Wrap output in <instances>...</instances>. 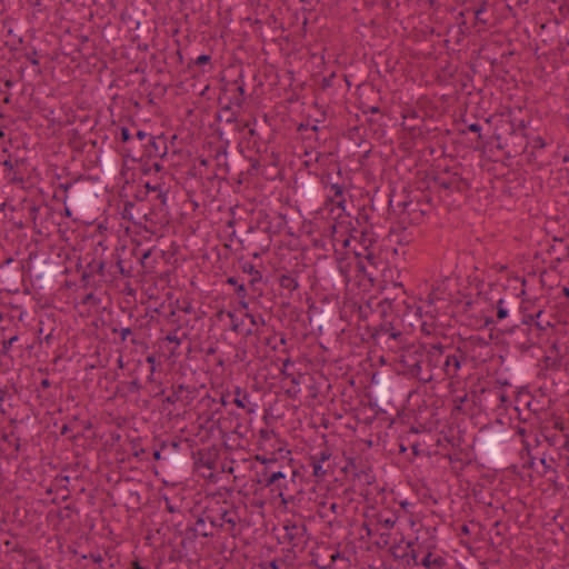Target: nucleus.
<instances>
[{
	"mask_svg": "<svg viewBox=\"0 0 569 569\" xmlns=\"http://www.w3.org/2000/svg\"><path fill=\"white\" fill-rule=\"evenodd\" d=\"M479 129H480V128H479V126H478V124H475V123H473V124H470V126H469V130H470V131H472V132H478V131H479Z\"/></svg>",
	"mask_w": 569,
	"mask_h": 569,
	"instance_id": "nucleus-12",
	"label": "nucleus"
},
{
	"mask_svg": "<svg viewBox=\"0 0 569 569\" xmlns=\"http://www.w3.org/2000/svg\"><path fill=\"white\" fill-rule=\"evenodd\" d=\"M210 61V57L207 54H201L197 58L196 63L199 66L206 64Z\"/></svg>",
	"mask_w": 569,
	"mask_h": 569,
	"instance_id": "nucleus-11",
	"label": "nucleus"
},
{
	"mask_svg": "<svg viewBox=\"0 0 569 569\" xmlns=\"http://www.w3.org/2000/svg\"><path fill=\"white\" fill-rule=\"evenodd\" d=\"M233 402H234V405L238 408H241V409L246 408L247 396L246 395L241 396V389L240 388L236 389V398H234Z\"/></svg>",
	"mask_w": 569,
	"mask_h": 569,
	"instance_id": "nucleus-7",
	"label": "nucleus"
},
{
	"mask_svg": "<svg viewBox=\"0 0 569 569\" xmlns=\"http://www.w3.org/2000/svg\"><path fill=\"white\" fill-rule=\"evenodd\" d=\"M122 134H123V139L127 140L128 139V133H127L126 130H123Z\"/></svg>",
	"mask_w": 569,
	"mask_h": 569,
	"instance_id": "nucleus-17",
	"label": "nucleus"
},
{
	"mask_svg": "<svg viewBox=\"0 0 569 569\" xmlns=\"http://www.w3.org/2000/svg\"><path fill=\"white\" fill-rule=\"evenodd\" d=\"M6 177L12 182H21L22 176L14 169V164L10 160L3 162Z\"/></svg>",
	"mask_w": 569,
	"mask_h": 569,
	"instance_id": "nucleus-4",
	"label": "nucleus"
},
{
	"mask_svg": "<svg viewBox=\"0 0 569 569\" xmlns=\"http://www.w3.org/2000/svg\"><path fill=\"white\" fill-rule=\"evenodd\" d=\"M567 453V460H568V465H569V452H566Z\"/></svg>",
	"mask_w": 569,
	"mask_h": 569,
	"instance_id": "nucleus-19",
	"label": "nucleus"
},
{
	"mask_svg": "<svg viewBox=\"0 0 569 569\" xmlns=\"http://www.w3.org/2000/svg\"><path fill=\"white\" fill-rule=\"evenodd\" d=\"M286 475L282 471H277L271 473V476L268 479V485L276 483L279 479H283Z\"/></svg>",
	"mask_w": 569,
	"mask_h": 569,
	"instance_id": "nucleus-10",
	"label": "nucleus"
},
{
	"mask_svg": "<svg viewBox=\"0 0 569 569\" xmlns=\"http://www.w3.org/2000/svg\"><path fill=\"white\" fill-rule=\"evenodd\" d=\"M207 163H208V162H207V160H206V159H202V160H201V164H202V166H207Z\"/></svg>",
	"mask_w": 569,
	"mask_h": 569,
	"instance_id": "nucleus-18",
	"label": "nucleus"
},
{
	"mask_svg": "<svg viewBox=\"0 0 569 569\" xmlns=\"http://www.w3.org/2000/svg\"><path fill=\"white\" fill-rule=\"evenodd\" d=\"M332 190L335 191V198L330 200L328 206H331V212L337 213V217H340L345 211V199L342 197V189L339 186H332Z\"/></svg>",
	"mask_w": 569,
	"mask_h": 569,
	"instance_id": "nucleus-1",
	"label": "nucleus"
},
{
	"mask_svg": "<svg viewBox=\"0 0 569 569\" xmlns=\"http://www.w3.org/2000/svg\"><path fill=\"white\" fill-rule=\"evenodd\" d=\"M247 318H249V319H250V322H251L252 325H257L256 318H254L252 315L247 313Z\"/></svg>",
	"mask_w": 569,
	"mask_h": 569,
	"instance_id": "nucleus-13",
	"label": "nucleus"
},
{
	"mask_svg": "<svg viewBox=\"0 0 569 569\" xmlns=\"http://www.w3.org/2000/svg\"><path fill=\"white\" fill-rule=\"evenodd\" d=\"M221 403H222L223 406H226V405H227V399H226V397H224V396H222V398H221Z\"/></svg>",
	"mask_w": 569,
	"mask_h": 569,
	"instance_id": "nucleus-16",
	"label": "nucleus"
},
{
	"mask_svg": "<svg viewBox=\"0 0 569 569\" xmlns=\"http://www.w3.org/2000/svg\"><path fill=\"white\" fill-rule=\"evenodd\" d=\"M563 450H565L566 452H569V441H567V442L565 443V446H563Z\"/></svg>",
	"mask_w": 569,
	"mask_h": 569,
	"instance_id": "nucleus-15",
	"label": "nucleus"
},
{
	"mask_svg": "<svg viewBox=\"0 0 569 569\" xmlns=\"http://www.w3.org/2000/svg\"><path fill=\"white\" fill-rule=\"evenodd\" d=\"M421 565L426 569L440 568L443 565V559L439 556H435L431 552H429L421 560Z\"/></svg>",
	"mask_w": 569,
	"mask_h": 569,
	"instance_id": "nucleus-3",
	"label": "nucleus"
},
{
	"mask_svg": "<svg viewBox=\"0 0 569 569\" xmlns=\"http://www.w3.org/2000/svg\"><path fill=\"white\" fill-rule=\"evenodd\" d=\"M509 310L505 306V301L500 299L497 305V317L499 320H503L508 317Z\"/></svg>",
	"mask_w": 569,
	"mask_h": 569,
	"instance_id": "nucleus-6",
	"label": "nucleus"
},
{
	"mask_svg": "<svg viewBox=\"0 0 569 569\" xmlns=\"http://www.w3.org/2000/svg\"><path fill=\"white\" fill-rule=\"evenodd\" d=\"M460 366H461L460 360L458 359V357L456 355L447 356L446 361H445L446 375H448V376L455 375L460 369Z\"/></svg>",
	"mask_w": 569,
	"mask_h": 569,
	"instance_id": "nucleus-2",
	"label": "nucleus"
},
{
	"mask_svg": "<svg viewBox=\"0 0 569 569\" xmlns=\"http://www.w3.org/2000/svg\"><path fill=\"white\" fill-rule=\"evenodd\" d=\"M279 282L283 289L289 291H293L298 288V282L291 274H282Z\"/></svg>",
	"mask_w": 569,
	"mask_h": 569,
	"instance_id": "nucleus-5",
	"label": "nucleus"
},
{
	"mask_svg": "<svg viewBox=\"0 0 569 569\" xmlns=\"http://www.w3.org/2000/svg\"><path fill=\"white\" fill-rule=\"evenodd\" d=\"M446 297L441 290V286L439 284L437 288H435L431 293H430V301L431 302H435V301H439V300H445Z\"/></svg>",
	"mask_w": 569,
	"mask_h": 569,
	"instance_id": "nucleus-8",
	"label": "nucleus"
},
{
	"mask_svg": "<svg viewBox=\"0 0 569 569\" xmlns=\"http://www.w3.org/2000/svg\"><path fill=\"white\" fill-rule=\"evenodd\" d=\"M326 460V457H322V461L313 463V476L318 478H322L326 475V470L322 467V462Z\"/></svg>",
	"mask_w": 569,
	"mask_h": 569,
	"instance_id": "nucleus-9",
	"label": "nucleus"
},
{
	"mask_svg": "<svg viewBox=\"0 0 569 569\" xmlns=\"http://www.w3.org/2000/svg\"><path fill=\"white\" fill-rule=\"evenodd\" d=\"M132 569H143V568L137 561H133Z\"/></svg>",
	"mask_w": 569,
	"mask_h": 569,
	"instance_id": "nucleus-14",
	"label": "nucleus"
}]
</instances>
